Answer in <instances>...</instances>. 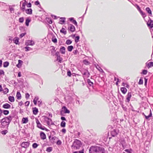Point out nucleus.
Listing matches in <instances>:
<instances>
[{"mask_svg":"<svg viewBox=\"0 0 153 153\" xmlns=\"http://www.w3.org/2000/svg\"><path fill=\"white\" fill-rule=\"evenodd\" d=\"M104 149L101 146H91L89 149V153H105Z\"/></svg>","mask_w":153,"mask_h":153,"instance_id":"f257e3e1","label":"nucleus"},{"mask_svg":"<svg viewBox=\"0 0 153 153\" xmlns=\"http://www.w3.org/2000/svg\"><path fill=\"white\" fill-rule=\"evenodd\" d=\"M12 119V117L10 116L2 119L1 121V127L2 128L8 127Z\"/></svg>","mask_w":153,"mask_h":153,"instance_id":"f03ea898","label":"nucleus"},{"mask_svg":"<svg viewBox=\"0 0 153 153\" xmlns=\"http://www.w3.org/2000/svg\"><path fill=\"white\" fill-rule=\"evenodd\" d=\"M81 142L79 140L76 139L73 143L72 145L71 146L72 149L73 151L79 149L82 146Z\"/></svg>","mask_w":153,"mask_h":153,"instance_id":"7ed1b4c3","label":"nucleus"},{"mask_svg":"<svg viewBox=\"0 0 153 153\" xmlns=\"http://www.w3.org/2000/svg\"><path fill=\"white\" fill-rule=\"evenodd\" d=\"M44 120L46 122V123L48 126H50L51 125H54V124L52 122L51 119L46 116L44 117Z\"/></svg>","mask_w":153,"mask_h":153,"instance_id":"20e7f679","label":"nucleus"},{"mask_svg":"<svg viewBox=\"0 0 153 153\" xmlns=\"http://www.w3.org/2000/svg\"><path fill=\"white\" fill-rule=\"evenodd\" d=\"M30 144V141L28 140L27 141H24L22 142L21 143L20 146L22 148L26 149L28 148Z\"/></svg>","mask_w":153,"mask_h":153,"instance_id":"39448f33","label":"nucleus"},{"mask_svg":"<svg viewBox=\"0 0 153 153\" xmlns=\"http://www.w3.org/2000/svg\"><path fill=\"white\" fill-rule=\"evenodd\" d=\"M36 123L37 124V127L41 129L42 130H45L46 131H47V129L44 126H42L41 124L40 123L39 120L37 119L36 120Z\"/></svg>","mask_w":153,"mask_h":153,"instance_id":"423d86ee","label":"nucleus"},{"mask_svg":"<svg viewBox=\"0 0 153 153\" xmlns=\"http://www.w3.org/2000/svg\"><path fill=\"white\" fill-rule=\"evenodd\" d=\"M81 73L84 76L83 77H89L90 74L88 70L85 69H83L81 71Z\"/></svg>","mask_w":153,"mask_h":153,"instance_id":"0eeeda50","label":"nucleus"},{"mask_svg":"<svg viewBox=\"0 0 153 153\" xmlns=\"http://www.w3.org/2000/svg\"><path fill=\"white\" fill-rule=\"evenodd\" d=\"M35 44V42L32 40H27L25 43V45L27 46H33Z\"/></svg>","mask_w":153,"mask_h":153,"instance_id":"6e6552de","label":"nucleus"},{"mask_svg":"<svg viewBox=\"0 0 153 153\" xmlns=\"http://www.w3.org/2000/svg\"><path fill=\"white\" fill-rule=\"evenodd\" d=\"M68 29L69 30H70L71 32L74 31L75 30V27L71 24L69 25Z\"/></svg>","mask_w":153,"mask_h":153,"instance_id":"1a4fd4ad","label":"nucleus"},{"mask_svg":"<svg viewBox=\"0 0 153 153\" xmlns=\"http://www.w3.org/2000/svg\"><path fill=\"white\" fill-rule=\"evenodd\" d=\"M118 132V130L117 129H114L111 132V134L113 137H114L117 135Z\"/></svg>","mask_w":153,"mask_h":153,"instance_id":"9d476101","label":"nucleus"},{"mask_svg":"<svg viewBox=\"0 0 153 153\" xmlns=\"http://www.w3.org/2000/svg\"><path fill=\"white\" fill-rule=\"evenodd\" d=\"M62 111H63L65 113L69 114L70 113V111L68 110L67 108L65 106H64L62 107Z\"/></svg>","mask_w":153,"mask_h":153,"instance_id":"9b49d317","label":"nucleus"},{"mask_svg":"<svg viewBox=\"0 0 153 153\" xmlns=\"http://www.w3.org/2000/svg\"><path fill=\"white\" fill-rule=\"evenodd\" d=\"M131 97V92H128L126 96L127 102H129L130 100V98Z\"/></svg>","mask_w":153,"mask_h":153,"instance_id":"f8f14e48","label":"nucleus"},{"mask_svg":"<svg viewBox=\"0 0 153 153\" xmlns=\"http://www.w3.org/2000/svg\"><path fill=\"white\" fill-rule=\"evenodd\" d=\"M147 25L151 28L153 27V21L150 19L147 23Z\"/></svg>","mask_w":153,"mask_h":153,"instance_id":"ddd939ff","label":"nucleus"},{"mask_svg":"<svg viewBox=\"0 0 153 153\" xmlns=\"http://www.w3.org/2000/svg\"><path fill=\"white\" fill-rule=\"evenodd\" d=\"M50 141L52 143L54 142L55 140L57 138L56 137H51L50 136L49 137Z\"/></svg>","mask_w":153,"mask_h":153,"instance_id":"4468645a","label":"nucleus"},{"mask_svg":"<svg viewBox=\"0 0 153 153\" xmlns=\"http://www.w3.org/2000/svg\"><path fill=\"white\" fill-rule=\"evenodd\" d=\"M120 142L122 144V146L123 148H125L126 146L125 142L124 139H122L120 140Z\"/></svg>","mask_w":153,"mask_h":153,"instance_id":"2eb2a0df","label":"nucleus"},{"mask_svg":"<svg viewBox=\"0 0 153 153\" xmlns=\"http://www.w3.org/2000/svg\"><path fill=\"white\" fill-rule=\"evenodd\" d=\"M41 138L42 140H44L46 138L45 134L43 132H41L40 134Z\"/></svg>","mask_w":153,"mask_h":153,"instance_id":"dca6fc26","label":"nucleus"},{"mask_svg":"<svg viewBox=\"0 0 153 153\" xmlns=\"http://www.w3.org/2000/svg\"><path fill=\"white\" fill-rule=\"evenodd\" d=\"M10 105L7 103L4 104L2 106V107L5 109L9 108H10Z\"/></svg>","mask_w":153,"mask_h":153,"instance_id":"f3484780","label":"nucleus"},{"mask_svg":"<svg viewBox=\"0 0 153 153\" xmlns=\"http://www.w3.org/2000/svg\"><path fill=\"white\" fill-rule=\"evenodd\" d=\"M28 121V118L27 117H23L22 120V123L25 124L27 123Z\"/></svg>","mask_w":153,"mask_h":153,"instance_id":"a211bd4d","label":"nucleus"},{"mask_svg":"<svg viewBox=\"0 0 153 153\" xmlns=\"http://www.w3.org/2000/svg\"><path fill=\"white\" fill-rule=\"evenodd\" d=\"M60 51L62 54H64L65 53V47L62 46L60 49Z\"/></svg>","mask_w":153,"mask_h":153,"instance_id":"6ab92c4d","label":"nucleus"},{"mask_svg":"<svg viewBox=\"0 0 153 153\" xmlns=\"http://www.w3.org/2000/svg\"><path fill=\"white\" fill-rule=\"evenodd\" d=\"M23 63V62L21 60H18V63L17 65V67L18 68H20L22 65V64Z\"/></svg>","mask_w":153,"mask_h":153,"instance_id":"aec40b11","label":"nucleus"},{"mask_svg":"<svg viewBox=\"0 0 153 153\" xmlns=\"http://www.w3.org/2000/svg\"><path fill=\"white\" fill-rule=\"evenodd\" d=\"M33 114L36 115L38 112V109L36 107L33 108Z\"/></svg>","mask_w":153,"mask_h":153,"instance_id":"412c9836","label":"nucleus"},{"mask_svg":"<svg viewBox=\"0 0 153 153\" xmlns=\"http://www.w3.org/2000/svg\"><path fill=\"white\" fill-rule=\"evenodd\" d=\"M60 20L59 23L61 24H63L65 22V17H61L60 18Z\"/></svg>","mask_w":153,"mask_h":153,"instance_id":"4be33fe9","label":"nucleus"},{"mask_svg":"<svg viewBox=\"0 0 153 153\" xmlns=\"http://www.w3.org/2000/svg\"><path fill=\"white\" fill-rule=\"evenodd\" d=\"M24 1L25 2H23L22 6L21 7V9L23 11H24L25 9V6L26 4V3L27 2L26 0H24Z\"/></svg>","mask_w":153,"mask_h":153,"instance_id":"5701e85b","label":"nucleus"},{"mask_svg":"<svg viewBox=\"0 0 153 153\" xmlns=\"http://www.w3.org/2000/svg\"><path fill=\"white\" fill-rule=\"evenodd\" d=\"M51 40L54 43H56L57 42V39L54 36H52L51 38Z\"/></svg>","mask_w":153,"mask_h":153,"instance_id":"b1692460","label":"nucleus"},{"mask_svg":"<svg viewBox=\"0 0 153 153\" xmlns=\"http://www.w3.org/2000/svg\"><path fill=\"white\" fill-rule=\"evenodd\" d=\"M16 97L17 99L19 100L21 98V95L20 92H17L16 93Z\"/></svg>","mask_w":153,"mask_h":153,"instance_id":"393cba45","label":"nucleus"},{"mask_svg":"<svg viewBox=\"0 0 153 153\" xmlns=\"http://www.w3.org/2000/svg\"><path fill=\"white\" fill-rule=\"evenodd\" d=\"M121 91H122V92L123 94H125L127 91V90L126 89V88L125 87H122L121 88Z\"/></svg>","mask_w":153,"mask_h":153,"instance_id":"a878e982","label":"nucleus"},{"mask_svg":"<svg viewBox=\"0 0 153 153\" xmlns=\"http://www.w3.org/2000/svg\"><path fill=\"white\" fill-rule=\"evenodd\" d=\"M26 12L28 14H31L32 13V10L31 9H27L25 10Z\"/></svg>","mask_w":153,"mask_h":153,"instance_id":"bb28decb","label":"nucleus"},{"mask_svg":"<svg viewBox=\"0 0 153 153\" xmlns=\"http://www.w3.org/2000/svg\"><path fill=\"white\" fill-rule=\"evenodd\" d=\"M60 32L61 33H63L64 35H65L67 33V31L65 28L62 27L60 30Z\"/></svg>","mask_w":153,"mask_h":153,"instance_id":"cd10ccee","label":"nucleus"},{"mask_svg":"<svg viewBox=\"0 0 153 153\" xmlns=\"http://www.w3.org/2000/svg\"><path fill=\"white\" fill-rule=\"evenodd\" d=\"M149 112H150L148 116H146V115H144V116L145 117V118L146 119H148L149 118L152 116V113L151 110L150 109L149 110Z\"/></svg>","mask_w":153,"mask_h":153,"instance_id":"c85d7f7f","label":"nucleus"},{"mask_svg":"<svg viewBox=\"0 0 153 153\" xmlns=\"http://www.w3.org/2000/svg\"><path fill=\"white\" fill-rule=\"evenodd\" d=\"M31 20L29 18H27L25 20V25L28 26L29 25V23L31 21Z\"/></svg>","mask_w":153,"mask_h":153,"instance_id":"c756f323","label":"nucleus"},{"mask_svg":"<svg viewBox=\"0 0 153 153\" xmlns=\"http://www.w3.org/2000/svg\"><path fill=\"white\" fill-rule=\"evenodd\" d=\"M8 99L11 102H14L15 100L13 96H10L8 97Z\"/></svg>","mask_w":153,"mask_h":153,"instance_id":"7c9ffc66","label":"nucleus"},{"mask_svg":"<svg viewBox=\"0 0 153 153\" xmlns=\"http://www.w3.org/2000/svg\"><path fill=\"white\" fill-rule=\"evenodd\" d=\"M73 46L72 45H70L68 47L67 49L68 51L69 52L71 51L73 49Z\"/></svg>","mask_w":153,"mask_h":153,"instance_id":"2f4dec72","label":"nucleus"},{"mask_svg":"<svg viewBox=\"0 0 153 153\" xmlns=\"http://www.w3.org/2000/svg\"><path fill=\"white\" fill-rule=\"evenodd\" d=\"M152 66H153V62H151L148 63V68Z\"/></svg>","mask_w":153,"mask_h":153,"instance_id":"473e14b6","label":"nucleus"},{"mask_svg":"<svg viewBox=\"0 0 153 153\" xmlns=\"http://www.w3.org/2000/svg\"><path fill=\"white\" fill-rule=\"evenodd\" d=\"M146 10L149 13L152 15V11L149 7H146Z\"/></svg>","mask_w":153,"mask_h":153,"instance_id":"72a5a7b5","label":"nucleus"},{"mask_svg":"<svg viewBox=\"0 0 153 153\" xmlns=\"http://www.w3.org/2000/svg\"><path fill=\"white\" fill-rule=\"evenodd\" d=\"M87 82L89 85H90L91 86H93V82H92L89 79H88L87 80Z\"/></svg>","mask_w":153,"mask_h":153,"instance_id":"f704fd0d","label":"nucleus"},{"mask_svg":"<svg viewBox=\"0 0 153 153\" xmlns=\"http://www.w3.org/2000/svg\"><path fill=\"white\" fill-rule=\"evenodd\" d=\"M62 58L60 57V56L57 57V60L61 63L62 60Z\"/></svg>","mask_w":153,"mask_h":153,"instance_id":"c9c22d12","label":"nucleus"},{"mask_svg":"<svg viewBox=\"0 0 153 153\" xmlns=\"http://www.w3.org/2000/svg\"><path fill=\"white\" fill-rule=\"evenodd\" d=\"M19 39L18 38H15L13 39V41H14V43L16 44H18V43L19 42Z\"/></svg>","mask_w":153,"mask_h":153,"instance_id":"e433bc0d","label":"nucleus"},{"mask_svg":"<svg viewBox=\"0 0 153 153\" xmlns=\"http://www.w3.org/2000/svg\"><path fill=\"white\" fill-rule=\"evenodd\" d=\"M8 89L7 88H4V89L3 90V93L4 94H6L8 92Z\"/></svg>","mask_w":153,"mask_h":153,"instance_id":"4c0bfd02","label":"nucleus"},{"mask_svg":"<svg viewBox=\"0 0 153 153\" xmlns=\"http://www.w3.org/2000/svg\"><path fill=\"white\" fill-rule=\"evenodd\" d=\"M9 64V63L7 62H5L3 63V66L4 67H7Z\"/></svg>","mask_w":153,"mask_h":153,"instance_id":"58836bf2","label":"nucleus"},{"mask_svg":"<svg viewBox=\"0 0 153 153\" xmlns=\"http://www.w3.org/2000/svg\"><path fill=\"white\" fill-rule=\"evenodd\" d=\"M2 113L5 115H7L9 113V111L8 110H4L2 111Z\"/></svg>","mask_w":153,"mask_h":153,"instance_id":"ea45409f","label":"nucleus"},{"mask_svg":"<svg viewBox=\"0 0 153 153\" xmlns=\"http://www.w3.org/2000/svg\"><path fill=\"white\" fill-rule=\"evenodd\" d=\"M25 49H26L25 51H27L30 50H32L33 49L29 47H26L25 48Z\"/></svg>","mask_w":153,"mask_h":153,"instance_id":"a19ab883","label":"nucleus"},{"mask_svg":"<svg viewBox=\"0 0 153 153\" xmlns=\"http://www.w3.org/2000/svg\"><path fill=\"white\" fill-rule=\"evenodd\" d=\"M38 145L37 143H34L32 145V147L33 149H36L38 147Z\"/></svg>","mask_w":153,"mask_h":153,"instance_id":"79ce46f5","label":"nucleus"},{"mask_svg":"<svg viewBox=\"0 0 153 153\" xmlns=\"http://www.w3.org/2000/svg\"><path fill=\"white\" fill-rule=\"evenodd\" d=\"M72 41L70 39H67L66 42V44L68 45L71 44L72 43Z\"/></svg>","mask_w":153,"mask_h":153,"instance_id":"37998d69","label":"nucleus"},{"mask_svg":"<svg viewBox=\"0 0 153 153\" xmlns=\"http://www.w3.org/2000/svg\"><path fill=\"white\" fill-rule=\"evenodd\" d=\"M65 124L66 123L64 121H62L61 123V126L62 127H65Z\"/></svg>","mask_w":153,"mask_h":153,"instance_id":"c03bdc74","label":"nucleus"},{"mask_svg":"<svg viewBox=\"0 0 153 153\" xmlns=\"http://www.w3.org/2000/svg\"><path fill=\"white\" fill-rule=\"evenodd\" d=\"M47 21L50 24H51L52 23L51 20L49 18H47L46 19Z\"/></svg>","mask_w":153,"mask_h":153,"instance_id":"a18cd8bd","label":"nucleus"},{"mask_svg":"<svg viewBox=\"0 0 153 153\" xmlns=\"http://www.w3.org/2000/svg\"><path fill=\"white\" fill-rule=\"evenodd\" d=\"M79 36H76L75 37V41L76 43L77 42L79 41Z\"/></svg>","mask_w":153,"mask_h":153,"instance_id":"49530a36","label":"nucleus"},{"mask_svg":"<svg viewBox=\"0 0 153 153\" xmlns=\"http://www.w3.org/2000/svg\"><path fill=\"white\" fill-rule=\"evenodd\" d=\"M140 12L143 18H144L146 16V14L143 13L142 10Z\"/></svg>","mask_w":153,"mask_h":153,"instance_id":"de8ad7c7","label":"nucleus"},{"mask_svg":"<svg viewBox=\"0 0 153 153\" xmlns=\"http://www.w3.org/2000/svg\"><path fill=\"white\" fill-rule=\"evenodd\" d=\"M52 150V148L51 147H48L46 151L48 152H50Z\"/></svg>","mask_w":153,"mask_h":153,"instance_id":"09e8293b","label":"nucleus"},{"mask_svg":"<svg viewBox=\"0 0 153 153\" xmlns=\"http://www.w3.org/2000/svg\"><path fill=\"white\" fill-rule=\"evenodd\" d=\"M143 83V80L141 78L139 81V82H138V84L139 85H141Z\"/></svg>","mask_w":153,"mask_h":153,"instance_id":"8fccbe9b","label":"nucleus"},{"mask_svg":"<svg viewBox=\"0 0 153 153\" xmlns=\"http://www.w3.org/2000/svg\"><path fill=\"white\" fill-rule=\"evenodd\" d=\"M84 150L82 149L81 151H79L78 152L74 151L73 153H84Z\"/></svg>","mask_w":153,"mask_h":153,"instance_id":"3c124183","label":"nucleus"},{"mask_svg":"<svg viewBox=\"0 0 153 153\" xmlns=\"http://www.w3.org/2000/svg\"><path fill=\"white\" fill-rule=\"evenodd\" d=\"M24 19L23 17H21L19 19V21L20 22L22 23L24 22Z\"/></svg>","mask_w":153,"mask_h":153,"instance_id":"603ef678","label":"nucleus"},{"mask_svg":"<svg viewBox=\"0 0 153 153\" xmlns=\"http://www.w3.org/2000/svg\"><path fill=\"white\" fill-rule=\"evenodd\" d=\"M147 73V71L146 70H144L141 73V74L146 75Z\"/></svg>","mask_w":153,"mask_h":153,"instance_id":"864d4df0","label":"nucleus"},{"mask_svg":"<svg viewBox=\"0 0 153 153\" xmlns=\"http://www.w3.org/2000/svg\"><path fill=\"white\" fill-rule=\"evenodd\" d=\"M126 152H124L123 153H131L130 150L128 149H126L125 150Z\"/></svg>","mask_w":153,"mask_h":153,"instance_id":"5fc2aeb1","label":"nucleus"},{"mask_svg":"<svg viewBox=\"0 0 153 153\" xmlns=\"http://www.w3.org/2000/svg\"><path fill=\"white\" fill-rule=\"evenodd\" d=\"M7 132V130H4L2 131L1 133L3 134H5Z\"/></svg>","mask_w":153,"mask_h":153,"instance_id":"6e6d98bb","label":"nucleus"},{"mask_svg":"<svg viewBox=\"0 0 153 153\" xmlns=\"http://www.w3.org/2000/svg\"><path fill=\"white\" fill-rule=\"evenodd\" d=\"M83 62L86 65H88L89 63V62L86 60H84L83 61Z\"/></svg>","mask_w":153,"mask_h":153,"instance_id":"4d7b16f0","label":"nucleus"},{"mask_svg":"<svg viewBox=\"0 0 153 153\" xmlns=\"http://www.w3.org/2000/svg\"><path fill=\"white\" fill-rule=\"evenodd\" d=\"M67 74L68 76H71V71L69 70L67 72Z\"/></svg>","mask_w":153,"mask_h":153,"instance_id":"13d9d810","label":"nucleus"},{"mask_svg":"<svg viewBox=\"0 0 153 153\" xmlns=\"http://www.w3.org/2000/svg\"><path fill=\"white\" fill-rule=\"evenodd\" d=\"M42 101L41 100L38 101V104L39 106H40L42 105Z\"/></svg>","mask_w":153,"mask_h":153,"instance_id":"bf43d9fd","label":"nucleus"},{"mask_svg":"<svg viewBox=\"0 0 153 153\" xmlns=\"http://www.w3.org/2000/svg\"><path fill=\"white\" fill-rule=\"evenodd\" d=\"M78 52V51L77 50H75L73 51V53L74 55H76Z\"/></svg>","mask_w":153,"mask_h":153,"instance_id":"052dcab7","label":"nucleus"},{"mask_svg":"<svg viewBox=\"0 0 153 153\" xmlns=\"http://www.w3.org/2000/svg\"><path fill=\"white\" fill-rule=\"evenodd\" d=\"M122 107L123 108V110H124V111H126L127 109V108L126 107V106H124V105H122Z\"/></svg>","mask_w":153,"mask_h":153,"instance_id":"680f3d73","label":"nucleus"},{"mask_svg":"<svg viewBox=\"0 0 153 153\" xmlns=\"http://www.w3.org/2000/svg\"><path fill=\"white\" fill-rule=\"evenodd\" d=\"M136 7H137V9L140 12V11H141V9L140 8V7H139V6L137 5H136Z\"/></svg>","mask_w":153,"mask_h":153,"instance_id":"e2e57ef3","label":"nucleus"},{"mask_svg":"<svg viewBox=\"0 0 153 153\" xmlns=\"http://www.w3.org/2000/svg\"><path fill=\"white\" fill-rule=\"evenodd\" d=\"M39 99V97L38 96H36L35 98H34L33 100H35V101H37Z\"/></svg>","mask_w":153,"mask_h":153,"instance_id":"0e129e2a","label":"nucleus"},{"mask_svg":"<svg viewBox=\"0 0 153 153\" xmlns=\"http://www.w3.org/2000/svg\"><path fill=\"white\" fill-rule=\"evenodd\" d=\"M30 97V95L29 94L27 93L25 94V97L27 99L29 98Z\"/></svg>","mask_w":153,"mask_h":153,"instance_id":"69168bd1","label":"nucleus"},{"mask_svg":"<svg viewBox=\"0 0 153 153\" xmlns=\"http://www.w3.org/2000/svg\"><path fill=\"white\" fill-rule=\"evenodd\" d=\"M25 34H26L25 33H21V34H20V37L21 38H22L23 36H24L25 35Z\"/></svg>","mask_w":153,"mask_h":153,"instance_id":"338daca9","label":"nucleus"},{"mask_svg":"<svg viewBox=\"0 0 153 153\" xmlns=\"http://www.w3.org/2000/svg\"><path fill=\"white\" fill-rule=\"evenodd\" d=\"M75 25H77V23L76 20H73L72 22Z\"/></svg>","mask_w":153,"mask_h":153,"instance_id":"774afa93","label":"nucleus"}]
</instances>
